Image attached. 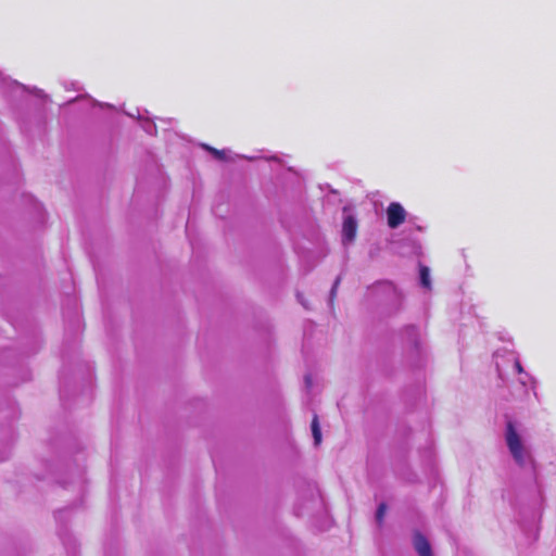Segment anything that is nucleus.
I'll use <instances>...</instances> for the list:
<instances>
[{"label": "nucleus", "instance_id": "nucleus-1", "mask_svg": "<svg viewBox=\"0 0 556 556\" xmlns=\"http://www.w3.org/2000/svg\"><path fill=\"white\" fill-rule=\"evenodd\" d=\"M505 440L515 462L519 465H523L528 453L523 446L521 437L511 420H508L506 424Z\"/></svg>", "mask_w": 556, "mask_h": 556}, {"label": "nucleus", "instance_id": "nucleus-2", "mask_svg": "<svg viewBox=\"0 0 556 556\" xmlns=\"http://www.w3.org/2000/svg\"><path fill=\"white\" fill-rule=\"evenodd\" d=\"M387 217L388 226L392 229H395L405 222L406 212L400 203L392 202L387 208Z\"/></svg>", "mask_w": 556, "mask_h": 556}, {"label": "nucleus", "instance_id": "nucleus-3", "mask_svg": "<svg viewBox=\"0 0 556 556\" xmlns=\"http://www.w3.org/2000/svg\"><path fill=\"white\" fill-rule=\"evenodd\" d=\"M414 546L420 556H433L429 541L419 532L414 535Z\"/></svg>", "mask_w": 556, "mask_h": 556}, {"label": "nucleus", "instance_id": "nucleus-4", "mask_svg": "<svg viewBox=\"0 0 556 556\" xmlns=\"http://www.w3.org/2000/svg\"><path fill=\"white\" fill-rule=\"evenodd\" d=\"M357 230V222L353 216H346L343 222V238L348 241L354 240Z\"/></svg>", "mask_w": 556, "mask_h": 556}, {"label": "nucleus", "instance_id": "nucleus-5", "mask_svg": "<svg viewBox=\"0 0 556 556\" xmlns=\"http://www.w3.org/2000/svg\"><path fill=\"white\" fill-rule=\"evenodd\" d=\"M311 427H312V433H313L315 445H319L321 442V432H320L317 415H315L313 417Z\"/></svg>", "mask_w": 556, "mask_h": 556}, {"label": "nucleus", "instance_id": "nucleus-6", "mask_svg": "<svg viewBox=\"0 0 556 556\" xmlns=\"http://www.w3.org/2000/svg\"><path fill=\"white\" fill-rule=\"evenodd\" d=\"M419 275H420V283L422 287L430 289L431 288V281H430V271L427 266L421 265L419 268Z\"/></svg>", "mask_w": 556, "mask_h": 556}, {"label": "nucleus", "instance_id": "nucleus-7", "mask_svg": "<svg viewBox=\"0 0 556 556\" xmlns=\"http://www.w3.org/2000/svg\"><path fill=\"white\" fill-rule=\"evenodd\" d=\"M386 510H387V505L384 503H381L378 506V509L376 513V520L379 525H381L383 522Z\"/></svg>", "mask_w": 556, "mask_h": 556}, {"label": "nucleus", "instance_id": "nucleus-8", "mask_svg": "<svg viewBox=\"0 0 556 556\" xmlns=\"http://www.w3.org/2000/svg\"><path fill=\"white\" fill-rule=\"evenodd\" d=\"M206 149L217 159L220 161L226 160V153L223 150H217L215 148L206 147Z\"/></svg>", "mask_w": 556, "mask_h": 556}, {"label": "nucleus", "instance_id": "nucleus-9", "mask_svg": "<svg viewBox=\"0 0 556 556\" xmlns=\"http://www.w3.org/2000/svg\"><path fill=\"white\" fill-rule=\"evenodd\" d=\"M340 281H341V278H340V277H337V279H336V281H334V283H333V286H332L331 292H330L331 300H333V299H334V296H336L337 289H338V287H339V285H340Z\"/></svg>", "mask_w": 556, "mask_h": 556}, {"label": "nucleus", "instance_id": "nucleus-10", "mask_svg": "<svg viewBox=\"0 0 556 556\" xmlns=\"http://www.w3.org/2000/svg\"><path fill=\"white\" fill-rule=\"evenodd\" d=\"M305 381H306V384L309 387L311 386V378H309V376L305 377Z\"/></svg>", "mask_w": 556, "mask_h": 556}, {"label": "nucleus", "instance_id": "nucleus-11", "mask_svg": "<svg viewBox=\"0 0 556 556\" xmlns=\"http://www.w3.org/2000/svg\"><path fill=\"white\" fill-rule=\"evenodd\" d=\"M517 369L521 370L520 364H517Z\"/></svg>", "mask_w": 556, "mask_h": 556}]
</instances>
